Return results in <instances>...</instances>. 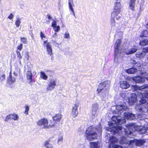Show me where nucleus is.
I'll return each mask as SVG.
<instances>
[{"mask_svg":"<svg viewBox=\"0 0 148 148\" xmlns=\"http://www.w3.org/2000/svg\"><path fill=\"white\" fill-rule=\"evenodd\" d=\"M112 121L108 123L109 127H106V130L110 132H114V134L117 133L119 134H123V132L127 136L131 134L132 131L136 130L141 134H145L148 131V123L145 124L144 126H139L134 123H130L128 125L124 126L123 127L117 124H122L125 122L123 117L120 116H113L111 119Z\"/></svg>","mask_w":148,"mask_h":148,"instance_id":"f257e3e1","label":"nucleus"},{"mask_svg":"<svg viewBox=\"0 0 148 148\" xmlns=\"http://www.w3.org/2000/svg\"><path fill=\"white\" fill-rule=\"evenodd\" d=\"M132 90L136 92L137 94L132 93L128 99V102L130 105L134 104L137 101L138 97L141 103H144L148 100V85L145 84L141 86L133 85L131 87Z\"/></svg>","mask_w":148,"mask_h":148,"instance_id":"f03ea898","label":"nucleus"},{"mask_svg":"<svg viewBox=\"0 0 148 148\" xmlns=\"http://www.w3.org/2000/svg\"><path fill=\"white\" fill-rule=\"evenodd\" d=\"M96 131L101 133L102 131V127L100 124L97 127L95 128L93 126H90L86 131V137L87 139L89 140H91L96 139L97 137V134Z\"/></svg>","mask_w":148,"mask_h":148,"instance_id":"7ed1b4c3","label":"nucleus"},{"mask_svg":"<svg viewBox=\"0 0 148 148\" xmlns=\"http://www.w3.org/2000/svg\"><path fill=\"white\" fill-rule=\"evenodd\" d=\"M110 82L106 81L99 84L97 91L99 93H101V97H105L108 95V90L109 88Z\"/></svg>","mask_w":148,"mask_h":148,"instance_id":"20e7f679","label":"nucleus"},{"mask_svg":"<svg viewBox=\"0 0 148 148\" xmlns=\"http://www.w3.org/2000/svg\"><path fill=\"white\" fill-rule=\"evenodd\" d=\"M115 54L114 60L117 62L118 57H122V54L124 49L123 46L122 45L121 41L120 40H117L115 43Z\"/></svg>","mask_w":148,"mask_h":148,"instance_id":"39448f33","label":"nucleus"},{"mask_svg":"<svg viewBox=\"0 0 148 148\" xmlns=\"http://www.w3.org/2000/svg\"><path fill=\"white\" fill-rule=\"evenodd\" d=\"M121 5L119 2H116L114 5V10L112 13V18H115L117 20H119L121 17L120 13L121 11Z\"/></svg>","mask_w":148,"mask_h":148,"instance_id":"423d86ee","label":"nucleus"},{"mask_svg":"<svg viewBox=\"0 0 148 148\" xmlns=\"http://www.w3.org/2000/svg\"><path fill=\"white\" fill-rule=\"evenodd\" d=\"M38 125L41 126L42 127L46 128H49L54 127L55 124L50 122L49 125H48V120L46 119H42L38 120L36 122Z\"/></svg>","mask_w":148,"mask_h":148,"instance_id":"0eeeda50","label":"nucleus"},{"mask_svg":"<svg viewBox=\"0 0 148 148\" xmlns=\"http://www.w3.org/2000/svg\"><path fill=\"white\" fill-rule=\"evenodd\" d=\"M145 103L137 105L135 107L136 110L142 112L146 113L148 112V104H145Z\"/></svg>","mask_w":148,"mask_h":148,"instance_id":"6e6552de","label":"nucleus"},{"mask_svg":"<svg viewBox=\"0 0 148 148\" xmlns=\"http://www.w3.org/2000/svg\"><path fill=\"white\" fill-rule=\"evenodd\" d=\"M56 84V80L55 79H51L48 82L46 89L47 91H51L53 90L55 87Z\"/></svg>","mask_w":148,"mask_h":148,"instance_id":"1a4fd4ad","label":"nucleus"},{"mask_svg":"<svg viewBox=\"0 0 148 148\" xmlns=\"http://www.w3.org/2000/svg\"><path fill=\"white\" fill-rule=\"evenodd\" d=\"M43 45L44 47H46L48 54L50 56L52 54V49L50 43L48 42L47 40L45 41Z\"/></svg>","mask_w":148,"mask_h":148,"instance_id":"9d476101","label":"nucleus"},{"mask_svg":"<svg viewBox=\"0 0 148 148\" xmlns=\"http://www.w3.org/2000/svg\"><path fill=\"white\" fill-rule=\"evenodd\" d=\"M145 141L144 140H136L134 139L132 140L131 146H133L134 145L138 146H141L144 145L145 143Z\"/></svg>","mask_w":148,"mask_h":148,"instance_id":"9b49d317","label":"nucleus"},{"mask_svg":"<svg viewBox=\"0 0 148 148\" xmlns=\"http://www.w3.org/2000/svg\"><path fill=\"white\" fill-rule=\"evenodd\" d=\"M148 52V47L144 48L142 51H139L136 53V56L138 58L143 57L145 56L146 53Z\"/></svg>","mask_w":148,"mask_h":148,"instance_id":"f8f14e48","label":"nucleus"},{"mask_svg":"<svg viewBox=\"0 0 148 148\" xmlns=\"http://www.w3.org/2000/svg\"><path fill=\"white\" fill-rule=\"evenodd\" d=\"M137 50V49H136L134 48H132L130 49H127L126 48H124L122 54L125 53L127 55H130L135 53Z\"/></svg>","mask_w":148,"mask_h":148,"instance_id":"ddd939ff","label":"nucleus"},{"mask_svg":"<svg viewBox=\"0 0 148 148\" xmlns=\"http://www.w3.org/2000/svg\"><path fill=\"white\" fill-rule=\"evenodd\" d=\"M123 115L125 118L132 120L135 119L136 117L134 114L128 112H124Z\"/></svg>","mask_w":148,"mask_h":148,"instance_id":"4468645a","label":"nucleus"},{"mask_svg":"<svg viewBox=\"0 0 148 148\" xmlns=\"http://www.w3.org/2000/svg\"><path fill=\"white\" fill-rule=\"evenodd\" d=\"M127 108V106L124 104L117 105L116 106V110L119 111L121 114L122 112L126 110Z\"/></svg>","mask_w":148,"mask_h":148,"instance_id":"2eb2a0df","label":"nucleus"},{"mask_svg":"<svg viewBox=\"0 0 148 148\" xmlns=\"http://www.w3.org/2000/svg\"><path fill=\"white\" fill-rule=\"evenodd\" d=\"M69 7V10L72 12L74 16H75V14L73 7L74 6L73 0H68Z\"/></svg>","mask_w":148,"mask_h":148,"instance_id":"dca6fc26","label":"nucleus"},{"mask_svg":"<svg viewBox=\"0 0 148 148\" xmlns=\"http://www.w3.org/2000/svg\"><path fill=\"white\" fill-rule=\"evenodd\" d=\"M16 82V78L12 75L11 72H10V75L8 79V83L9 84H12Z\"/></svg>","mask_w":148,"mask_h":148,"instance_id":"f3484780","label":"nucleus"},{"mask_svg":"<svg viewBox=\"0 0 148 148\" xmlns=\"http://www.w3.org/2000/svg\"><path fill=\"white\" fill-rule=\"evenodd\" d=\"M62 118V115L60 114H56L53 117V121H54V124L60 122ZM54 123L53 122H52Z\"/></svg>","mask_w":148,"mask_h":148,"instance_id":"a211bd4d","label":"nucleus"},{"mask_svg":"<svg viewBox=\"0 0 148 148\" xmlns=\"http://www.w3.org/2000/svg\"><path fill=\"white\" fill-rule=\"evenodd\" d=\"M121 144H126L130 145H131L132 140H129L128 139L124 137H122L120 141Z\"/></svg>","mask_w":148,"mask_h":148,"instance_id":"6ab92c4d","label":"nucleus"},{"mask_svg":"<svg viewBox=\"0 0 148 148\" xmlns=\"http://www.w3.org/2000/svg\"><path fill=\"white\" fill-rule=\"evenodd\" d=\"M133 80L136 83H142L145 81V78L144 77L139 76L134 77Z\"/></svg>","mask_w":148,"mask_h":148,"instance_id":"aec40b11","label":"nucleus"},{"mask_svg":"<svg viewBox=\"0 0 148 148\" xmlns=\"http://www.w3.org/2000/svg\"><path fill=\"white\" fill-rule=\"evenodd\" d=\"M51 27H53L54 31L56 32H58L60 30L59 26L57 25V21H53L52 23Z\"/></svg>","mask_w":148,"mask_h":148,"instance_id":"412c9836","label":"nucleus"},{"mask_svg":"<svg viewBox=\"0 0 148 148\" xmlns=\"http://www.w3.org/2000/svg\"><path fill=\"white\" fill-rule=\"evenodd\" d=\"M120 87L122 89H126L130 87L129 84L125 81H121L120 82Z\"/></svg>","mask_w":148,"mask_h":148,"instance_id":"4be33fe9","label":"nucleus"},{"mask_svg":"<svg viewBox=\"0 0 148 148\" xmlns=\"http://www.w3.org/2000/svg\"><path fill=\"white\" fill-rule=\"evenodd\" d=\"M100 146L101 143L98 141L90 143V146L91 148H99Z\"/></svg>","mask_w":148,"mask_h":148,"instance_id":"5701e85b","label":"nucleus"},{"mask_svg":"<svg viewBox=\"0 0 148 148\" xmlns=\"http://www.w3.org/2000/svg\"><path fill=\"white\" fill-rule=\"evenodd\" d=\"M32 74L31 71H29L26 73V77L29 83L32 82Z\"/></svg>","mask_w":148,"mask_h":148,"instance_id":"b1692460","label":"nucleus"},{"mask_svg":"<svg viewBox=\"0 0 148 148\" xmlns=\"http://www.w3.org/2000/svg\"><path fill=\"white\" fill-rule=\"evenodd\" d=\"M136 0H130L129 3V8L132 11L134 10L135 2Z\"/></svg>","mask_w":148,"mask_h":148,"instance_id":"393cba45","label":"nucleus"},{"mask_svg":"<svg viewBox=\"0 0 148 148\" xmlns=\"http://www.w3.org/2000/svg\"><path fill=\"white\" fill-rule=\"evenodd\" d=\"M130 62L131 64L134 65L133 66L138 68L139 69H140V67L141 66V64L140 63H137L135 60H131Z\"/></svg>","mask_w":148,"mask_h":148,"instance_id":"a878e982","label":"nucleus"},{"mask_svg":"<svg viewBox=\"0 0 148 148\" xmlns=\"http://www.w3.org/2000/svg\"><path fill=\"white\" fill-rule=\"evenodd\" d=\"M137 71V69L134 68L126 70L125 72L129 74H133Z\"/></svg>","mask_w":148,"mask_h":148,"instance_id":"bb28decb","label":"nucleus"},{"mask_svg":"<svg viewBox=\"0 0 148 148\" xmlns=\"http://www.w3.org/2000/svg\"><path fill=\"white\" fill-rule=\"evenodd\" d=\"M148 44V39H144L141 40L140 42V45H146Z\"/></svg>","mask_w":148,"mask_h":148,"instance_id":"cd10ccee","label":"nucleus"},{"mask_svg":"<svg viewBox=\"0 0 148 148\" xmlns=\"http://www.w3.org/2000/svg\"><path fill=\"white\" fill-rule=\"evenodd\" d=\"M79 106V102L78 101H76L73 104L72 106L71 109L78 111L77 109Z\"/></svg>","mask_w":148,"mask_h":148,"instance_id":"c85d7f7f","label":"nucleus"},{"mask_svg":"<svg viewBox=\"0 0 148 148\" xmlns=\"http://www.w3.org/2000/svg\"><path fill=\"white\" fill-rule=\"evenodd\" d=\"M40 77L45 80H47L48 78L47 76L43 71H41L40 72Z\"/></svg>","mask_w":148,"mask_h":148,"instance_id":"c756f323","label":"nucleus"},{"mask_svg":"<svg viewBox=\"0 0 148 148\" xmlns=\"http://www.w3.org/2000/svg\"><path fill=\"white\" fill-rule=\"evenodd\" d=\"M109 141L111 143H114L117 142V139L115 137L112 136L110 137Z\"/></svg>","mask_w":148,"mask_h":148,"instance_id":"7c9ffc66","label":"nucleus"},{"mask_svg":"<svg viewBox=\"0 0 148 148\" xmlns=\"http://www.w3.org/2000/svg\"><path fill=\"white\" fill-rule=\"evenodd\" d=\"M44 145L47 148H53V147L52 144L50 143L48 141H46L45 142Z\"/></svg>","mask_w":148,"mask_h":148,"instance_id":"2f4dec72","label":"nucleus"},{"mask_svg":"<svg viewBox=\"0 0 148 148\" xmlns=\"http://www.w3.org/2000/svg\"><path fill=\"white\" fill-rule=\"evenodd\" d=\"M71 115L74 118L76 117L78 114V111L71 109Z\"/></svg>","mask_w":148,"mask_h":148,"instance_id":"473e14b6","label":"nucleus"},{"mask_svg":"<svg viewBox=\"0 0 148 148\" xmlns=\"http://www.w3.org/2000/svg\"><path fill=\"white\" fill-rule=\"evenodd\" d=\"M11 116L12 119H14L15 121L18 120L19 119L18 115L16 114H11Z\"/></svg>","mask_w":148,"mask_h":148,"instance_id":"72a5a7b5","label":"nucleus"},{"mask_svg":"<svg viewBox=\"0 0 148 148\" xmlns=\"http://www.w3.org/2000/svg\"><path fill=\"white\" fill-rule=\"evenodd\" d=\"M111 24L112 26V27H114L115 26V22L114 21V19L116 18H112V16H111Z\"/></svg>","mask_w":148,"mask_h":148,"instance_id":"f704fd0d","label":"nucleus"},{"mask_svg":"<svg viewBox=\"0 0 148 148\" xmlns=\"http://www.w3.org/2000/svg\"><path fill=\"white\" fill-rule=\"evenodd\" d=\"M98 105L97 103H95L92 105V110L97 111L98 108Z\"/></svg>","mask_w":148,"mask_h":148,"instance_id":"c9c22d12","label":"nucleus"},{"mask_svg":"<svg viewBox=\"0 0 148 148\" xmlns=\"http://www.w3.org/2000/svg\"><path fill=\"white\" fill-rule=\"evenodd\" d=\"M141 72L140 73L142 75H143V76H144L145 77V78H146V77H148V70L147 71L143 72L142 71V70H141Z\"/></svg>","mask_w":148,"mask_h":148,"instance_id":"e433bc0d","label":"nucleus"},{"mask_svg":"<svg viewBox=\"0 0 148 148\" xmlns=\"http://www.w3.org/2000/svg\"><path fill=\"white\" fill-rule=\"evenodd\" d=\"M63 140V136H60L58 139V144H60L62 143Z\"/></svg>","mask_w":148,"mask_h":148,"instance_id":"4c0bfd02","label":"nucleus"},{"mask_svg":"<svg viewBox=\"0 0 148 148\" xmlns=\"http://www.w3.org/2000/svg\"><path fill=\"white\" fill-rule=\"evenodd\" d=\"M21 23V19L19 18H18L16 19L15 23L16 27H18L19 26Z\"/></svg>","mask_w":148,"mask_h":148,"instance_id":"58836bf2","label":"nucleus"},{"mask_svg":"<svg viewBox=\"0 0 148 148\" xmlns=\"http://www.w3.org/2000/svg\"><path fill=\"white\" fill-rule=\"evenodd\" d=\"M5 79V75L4 74L1 75L0 76V82H2Z\"/></svg>","mask_w":148,"mask_h":148,"instance_id":"ea45409f","label":"nucleus"},{"mask_svg":"<svg viewBox=\"0 0 148 148\" xmlns=\"http://www.w3.org/2000/svg\"><path fill=\"white\" fill-rule=\"evenodd\" d=\"M25 113L26 114H28V111L29 109V107L27 105H26L25 107Z\"/></svg>","mask_w":148,"mask_h":148,"instance_id":"a19ab883","label":"nucleus"},{"mask_svg":"<svg viewBox=\"0 0 148 148\" xmlns=\"http://www.w3.org/2000/svg\"><path fill=\"white\" fill-rule=\"evenodd\" d=\"M16 53L17 54V57L19 58V59L21 60L22 57L20 52L18 51H16Z\"/></svg>","mask_w":148,"mask_h":148,"instance_id":"79ce46f5","label":"nucleus"},{"mask_svg":"<svg viewBox=\"0 0 148 148\" xmlns=\"http://www.w3.org/2000/svg\"><path fill=\"white\" fill-rule=\"evenodd\" d=\"M147 31L144 30L142 32V34L140 35V36L141 37L144 36H146V34H147Z\"/></svg>","mask_w":148,"mask_h":148,"instance_id":"37998d69","label":"nucleus"},{"mask_svg":"<svg viewBox=\"0 0 148 148\" xmlns=\"http://www.w3.org/2000/svg\"><path fill=\"white\" fill-rule=\"evenodd\" d=\"M92 114L93 116H96L97 115V111L92 110Z\"/></svg>","mask_w":148,"mask_h":148,"instance_id":"c03bdc74","label":"nucleus"},{"mask_svg":"<svg viewBox=\"0 0 148 148\" xmlns=\"http://www.w3.org/2000/svg\"><path fill=\"white\" fill-rule=\"evenodd\" d=\"M11 117V114L8 115L5 119V121H7L9 119H12Z\"/></svg>","mask_w":148,"mask_h":148,"instance_id":"a18cd8bd","label":"nucleus"},{"mask_svg":"<svg viewBox=\"0 0 148 148\" xmlns=\"http://www.w3.org/2000/svg\"><path fill=\"white\" fill-rule=\"evenodd\" d=\"M23 45L22 44H21L20 45L18 46L17 47V49L20 51H21L22 49Z\"/></svg>","mask_w":148,"mask_h":148,"instance_id":"49530a36","label":"nucleus"},{"mask_svg":"<svg viewBox=\"0 0 148 148\" xmlns=\"http://www.w3.org/2000/svg\"><path fill=\"white\" fill-rule=\"evenodd\" d=\"M64 38H70L69 33L68 32H66L64 34Z\"/></svg>","mask_w":148,"mask_h":148,"instance_id":"de8ad7c7","label":"nucleus"},{"mask_svg":"<svg viewBox=\"0 0 148 148\" xmlns=\"http://www.w3.org/2000/svg\"><path fill=\"white\" fill-rule=\"evenodd\" d=\"M21 41L24 43H27V39L25 38H21Z\"/></svg>","mask_w":148,"mask_h":148,"instance_id":"09e8293b","label":"nucleus"},{"mask_svg":"<svg viewBox=\"0 0 148 148\" xmlns=\"http://www.w3.org/2000/svg\"><path fill=\"white\" fill-rule=\"evenodd\" d=\"M40 36L42 40H43V38H45V34L42 32H40Z\"/></svg>","mask_w":148,"mask_h":148,"instance_id":"8fccbe9b","label":"nucleus"},{"mask_svg":"<svg viewBox=\"0 0 148 148\" xmlns=\"http://www.w3.org/2000/svg\"><path fill=\"white\" fill-rule=\"evenodd\" d=\"M143 116H144L143 117L142 116V115L141 114H140V115H138V116L137 118H139V119H141V120L143 119L145 117V115H144V114H143Z\"/></svg>","mask_w":148,"mask_h":148,"instance_id":"3c124183","label":"nucleus"},{"mask_svg":"<svg viewBox=\"0 0 148 148\" xmlns=\"http://www.w3.org/2000/svg\"><path fill=\"white\" fill-rule=\"evenodd\" d=\"M114 148H123L121 146L119 145H116L114 144H113Z\"/></svg>","mask_w":148,"mask_h":148,"instance_id":"603ef678","label":"nucleus"},{"mask_svg":"<svg viewBox=\"0 0 148 148\" xmlns=\"http://www.w3.org/2000/svg\"><path fill=\"white\" fill-rule=\"evenodd\" d=\"M52 42L53 44L56 46H57L59 45L58 44L56 43V42L55 40H52Z\"/></svg>","mask_w":148,"mask_h":148,"instance_id":"864d4df0","label":"nucleus"},{"mask_svg":"<svg viewBox=\"0 0 148 148\" xmlns=\"http://www.w3.org/2000/svg\"><path fill=\"white\" fill-rule=\"evenodd\" d=\"M14 17V15L12 14H11L8 17V18L10 19H12Z\"/></svg>","mask_w":148,"mask_h":148,"instance_id":"5fc2aeb1","label":"nucleus"},{"mask_svg":"<svg viewBox=\"0 0 148 148\" xmlns=\"http://www.w3.org/2000/svg\"><path fill=\"white\" fill-rule=\"evenodd\" d=\"M121 97H122L123 98H124L125 96V94L123 93H122L121 94Z\"/></svg>","mask_w":148,"mask_h":148,"instance_id":"6e6d98bb","label":"nucleus"},{"mask_svg":"<svg viewBox=\"0 0 148 148\" xmlns=\"http://www.w3.org/2000/svg\"><path fill=\"white\" fill-rule=\"evenodd\" d=\"M26 54L27 56V60H29V55L28 52H26Z\"/></svg>","mask_w":148,"mask_h":148,"instance_id":"4d7b16f0","label":"nucleus"},{"mask_svg":"<svg viewBox=\"0 0 148 148\" xmlns=\"http://www.w3.org/2000/svg\"><path fill=\"white\" fill-rule=\"evenodd\" d=\"M57 34L56 33V32L54 33V34H53V36H52V37L53 38H56V37H57Z\"/></svg>","mask_w":148,"mask_h":148,"instance_id":"13d9d810","label":"nucleus"},{"mask_svg":"<svg viewBox=\"0 0 148 148\" xmlns=\"http://www.w3.org/2000/svg\"><path fill=\"white\" fill-rule=\"evenodd\" d=\"M109 148H114L113 144H110L109 145Z\"/></svg>","mask_w":148,"mask_h":148,"instance_id":"bf43d9fd","label":"nucleus"},{"mask_svg":"<svg viewBox=\"0 0 148 148\" xmlns=\"http://www.w3.org/2000/svg\"><path fill=\"white\" fill-rule=\"evenodd\" d=\"M48 18L50 20H51L52 18L50 17V15H48L47 16Z\"/></svg>","mask_w":148,"mask_h":148,"instance_id":"052dcab7","label":"nucleus"},{"mask_svg":"<svg viewBox=\"0 0 148 148\" xmlns=\"http://www.w3.org/2000/svg\"><path fill=\"white\" fill-rule=\"evenodd\" d=\"M13 74L14 75V76L16 77H17L18 76L17 73H16L15 72H14Z\"/></svg>","mask_w":148,"mask_h":148,"instance_id":"680f3d73","label":"nucleus"},{"mask_svg":"<svg viewBox=\"0 0 148 148\" xmlns=\"http://www.w3.org/2000/svg\"><path fill=\"white\" fill-rule=\"evenodd\" d=\"M46 22L47 23H50V21H47Z\"/></svg>","mask_w":148,"mask_h":148,"instance_id":"e2e57ef3","label":"nucleus"},{"mask_svg":"<svg viewBox=\"0 0 148 148\" xmlns=\"http://www.w3.org/2000/svg\"><path fill=\"white\" fill-rule=\"evenodd\" d=\"M116 2H120V0H116Z\"/></svg>","mask_w":148,"mask_h":148,"instance_id":"0e129e2a","label":"nucleus"},{"mask_svg":"<svg viewBox=\"0 0 148 148\" xmlns=\"http://www.w3.org/2000/svg\"><path fill=\"white\" fill-rule=\"evenodd\" d=\"M146 79H147V81H148V77H146Z\"/></svg>","mask_w":148,"mask_h":148,"instance_id":"69168bd1","label":"nucleus"},{"mask_svg":"<svg viewBox=\"0 0 148 148\" xmlns=\"http://www.w3.org/2000/svg\"><path fill=\"white\" fill-rule=\"evenodd\" d=\"M147 104H148V102L147 103Z\"/></svg>","mask_w":148,"mask_h":148,"instance_id":"338daca9","label":"nucleus"}]
</instances>
